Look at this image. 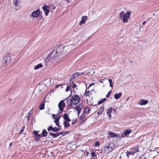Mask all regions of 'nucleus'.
I'll list each match as a JSON object with an SVG mask.
<instances>
[{"mask_svg": "<svg viewBox=\"0 0 159 159\" xmlns=\"http://www.w3.org/2000/svg\"><path fill=\"white\" fill-rule=\"evenodd\" d=\"M34 134H35V135H36L37 134H39L38 133V131H34V132H33Z\"/></svg>", "mask_w": 159, "mask_h": 159, "instance_id": "46", "label": "nucleus"}, {"mask_svg": "<svg viewBox=\"0 0 159 159\" xmlns=\"http://www.w3.org/2000/svg\"><path fill=\"white\" fill-rule=\"evenodd\" d=\"M68 48V47L64 48L61 44L59 46H56L50 54L48 55V57L46 58V61L54 63L60 61L65 56L63 52V49L65 50V51L67 53L70 52V50L66 51Z\"/></svg>", "mask_w": 159, "mask_h": 159, "instance_id": "1", "label": "nucleus"}, {"mask_svg": "<svg viewBox=\"0 0 159 159\" xmlns=\"http://www.w3.org/2000/svg\"><path fill=\"white\" fill-rule=\"evenodd\" d=\"M70 81H71L70 80ZM74 84V83H73V81H71V82L70 81V84H69V85L70 87H73V84Z\"/></svg>", "mask_w": 159, "mask_h": 159, "instance_id": "41", "label": "nucleus"}, {"mask_svg": "<svg viewBox=\"0 0 159 159\" xmlns=\"http://www.w3.org/2000/svg\"><path fill=\"white\" fill-rule=\"evenodd\" d=\"M106 100V98H104L103 99H102V100L103 101V102L104 101H105Z\"/></svg>", "mask_w": 159, "mask_h": 159, "instance_id": "53", "label": "nucleus"}, {"mask_svg": "<svg viewBox=\"0 0 159 159\" xmlns=\"http://www.w3.org/2000/svg\"><path fill=\"white\" fill-rule=\"evenodd\" d=\"M54 122L56 123L57 126L58 127L60 126L59 120H54Z\"/></svg>", "mask_w": 159, "mask_h": 159, "instance_id": "33", "label": "nucleus"}, {"mask_svg": "<svg viewBox=\"0 0 159 159\" xmlns=\"http://www.w3.org/2000/svg\"><path fill=\"white\" fill-rule=\"evenodd\" d=\"M29 118H30V116H28V120H30Z\"/></svg>", "mask_w": 159, "mask_h": 159, "instance_id": "57", "label": "nucleus"}, {"mask_svg": "<svg viewBox=\"0 0 159 159\" xmlns=\"http://www.w3.org/2000/svg\"><path fill=\"white\" fill-rule=\"evenodd\" d=\"M148 101L147 100L141 99L139 103V104L140 105H145L148 103Z\"/></svg>", "mask_w": 159, "mask_h": 159, "instance_id": "13", "label": "nucleus"}, {"mask_svg": "<svg viewBox=\"0 0 159 159\" xmlns=\"http://www.w3.org/2000/svg\"><path fill=\"white\" fill-rule=\"evenodd\" d=\"M48 82H49L50 83H51V81L50 80H48Z\"/></svg>", "mask_w": 159, "mask_h": 159, "instance_id": "59", "label": "nucleus"}, {"mask_svg": "<svg viewBox=\"0 0 159 159\" xmlns=\"http://www.w3.org/2000/svg\"><path fill=\"white\" fill-rule=\"evenodd\" d=\"M125 15L124 11H122L119 14V16L121 18H122V17H123V16Z\"/></svg>", "mask_w": 159, "mask_h": 159, "instance_id": "32", "label": "nucleus"}, {"mask_svg": "<svg viewBox=\"0 0 159 159\" xmlns=\"http://www.w3.org/2000/svg\"><path fill=\"white\" fill-rule=\"evenodd\" d=\"M80 75V73H79L78 72H76L75 73L73 74L71 76L70 80L72 81V80H74V79Z\"/></svg>", "mask_w": 159, "mask_h": 159, "instance_id": "11", "label": "nucleus"}, {"mask_svg": "<svg viewBox=\"0 0 159 159\" xmlns=\"http://www.w3.org/2000/svg\"><path fill=\"white\" fill-rule=\"evenodd\" d=\"M89 91H85V95L86 96H88L89 95Z\"/></svg>", "mask_w": 159, "mask_h": 159, "instance_id": "43", "label": "nucleus"}, {"mask_svg": "<svg viewBox=\"0 0 159 159\" xmlns=\"http://www.w3.org/2000/svg\"><path fill=\"white\" fill-rule=\"evenodd\" d=\"M122 95L121 93H119V94L116 93L114 95V98L116 99H118L120 98Z\"/></svg>", "mask_w": 159, "mask_h": 159, "instance_id": "16", "label": "nucleus"}, {"mask_svg": "<svg viewBox=\"0 0 159 159\" xmlns=\"http://www.w3.org/2000/svg\"><path fill=\"white\" fill-rule=\"evenodd\" d=\"M53 128L52 126H50L48 128V130L49 131L52 130L53 131Z\"/></svg>", "mask_w": 159, "mask_h": 159, "instance_id": "38", "label": "nucleus"}, {"mask_svg": "<svg viewBox=\"0 0 159 159\" xmlns=\"http://www.w3.org/2000/svg\"><path fill=\"white\" fill-rule=\"evenodd\" d=\"M100 144V143L98 141H97L95 142V147L98 146Z\"/></svg>", "mask_w": 159, "mask_h": 159, "instance_id": "40", "label": "nucleus"}, {"mask_svg": "<svg viewBox=\"0 0 159 159\" xmlns=\"http://www.w3.org/2000/svg\"><path fill=\"white\" fill-rule=\"evenodd\" d=\"M139 151L138 146H135L129 149V152L127 151L126 152V156L127 158L129 157V156L130 155H134L135 153L137 155L139 154Z\"/></svg>", "mask_w": 159, "mask_h": 159, "instance_id": "2", "label": "nucleus"}, {"mask_svg": "<svg viewBox=\"0 0 159 159\" xmlns=\"http://www.w3.org/2000/svg\"><path fill=\"white\" fill-rule=\"evenodd\" d=\"M129 76H130V75H129Z\"/></svg>", "mask_w": 159, "mask_h": 159, "instance_id": "64", "label": "nucleus"}, {"mask_svg": "<svg viewBox=\"0 0 159 159\" xmlns=\"http://www.w3.org/2000/svg\"><path fill=\"white\" fill-rule=\"evenodd\" d=\"M43 66V65L41 63H39L34 66V69L36 70Z\"/></svg>", "mask_w": 159, "mask_h": 159, "instance_id": "20", "label": "nucleus"}, {"mask_svg": "<svg viewBox=\"0 0 159 159\" xmlns=\"http://www.w3.org/2000/svg\"><path fill=\"white\" fill-rule=\"evenodd\" d=\"M41 18H42V15H41Z\"/></svg>", "mask_w": 159, "mask_h": 159, "instance_id": "61", "label": "nucleus"}, {"mask_svg": "<svg viewBox=\"0 0 159 159\" xmlns=\"http://www.w3.org/2000/svg\"><path fill=\"white\" fill-rule=\"evenodd\" d=\"M48 132L46 130L44 129L43 130L41 134V137H46L48 134Z\"/></svg>", "mask_w": 159, "mask_h": 159, "instance_id": "17", "label": "nucleus"}, {"mask_svg": "<svg viewBox=\"0 0 159 159\" xmlns=\"http://www.w3.org/2000/svg\"><path fill=\"white\" fill-rule=\"evenodd\" d=\"M84 73H82L81 74H80V75H84Z\"/></svg>", "mask_w": 159, "mask_h": 159, "instance_id": "58", "label": "nucleus"}, {"mask_svg": "<svg viewBox=\"0 0 159 159\" xmlns=\"http://www.w3.org/2000/svg\"><path fill=\"white\" fill-rule=\"evenodd\" d=\"M85 116L84 115V114H83L80 116V119H82Z\"/></svg>", "mask_w": 159, "mask_h": 159, "instance_id": "47", "label": "nucleus"}, {"mask_svg": "<svg viewBox=\"0 0 159 159\" xmlns=\"http://www.w3.org/2000/svg\"><path fill=\"white\" fill-rule=\"evenodd\" d=\"M130 62H131L132 63V61H131Z\"/></svg>", "mask_w": 159, "mask_h": 159, "instance_id": "62", "label": "nucleus"}, {"mask_svg": "<svg viewBox=\"0 0 159 159\" xmlns=\"http://www.w3.org/2000/svg\"><path fill=\"white\" fill-rule=\"evenodd\" d=\"M34 138H35V140H38L39 139H40V137H41V134H37L36 135L34 136Z\"/></svg>", "mask_w": 159, "mask_h": 159, "instance_id": "26", "label": "nucleus"}, {"mask_svg": "<svg viewBox=\"0 0 159 159\" xmlns=\"http://www.w3.org/2000/svg\"><path fill=\"white\" fill-rule=\"evenodd\" d=\"M52 116L54 118H55V115L54 114H52Z\"/></svg>", "mask_w": 159, "mask_h": 159, "instance_id": "56", "label": "nucleus"}, {"mask_svg": "<svg viewBox=\"0 0 159 159\" xmlns=\"http://www.w3.org/2000/svg\"><path fill=\"white\" fill-rule=\"evenodd\" d=\"M109 135L110 136L111 138L115 137L116 136V134L115 133L112 132L109 133Z\"/></svg>", "mask_w": 159, "mask_h": 159, "instance_id": "28", "label": "nucleus"}, {"mask_svg": "<svg viewBox=\"0 0 159 159\" xmlns=\"http://www.w3.org/2000/svg\"><path fill=\"white\" fill-rule=\"evenodd\" d=\"M63 117L66 121L67 122H70V120L69 118L68 114L65 113Z\"/></svg>", "mask_w": 159, "mask_h": 159, "instance_id": "15", "label": "nucleus"}, {"mask_svg": "<svg viewBox=\"0 0 159 159\" xmlns=\"http://www.w3.org/2000/svg\"><path fill=\"white\" fill-rule=\"evenodd\" d=\"M25 126H23L21 127V129L20 130V132L19 134H20L22 133H23L24 132L25 129Z\"/></svg>", "mask_w": 159, "mask_h": 159, "instance_id": "31", "label": "nucleus"}, {"mask_svg": "<svg viewBox=\"0 0 159 159\" xmlns=\"http://www.w3.org/2000/svg\"><path fill=\"white\" fill-rule=\"evenodd\" d=\"M32 113V111H30L28 113V116H30L31 115V114Z\"/></svg>", "mask_w": 159, "mask_h": 159, "instance_id": "49", "label": "nucleus"}, {"mask_svg": "<svg viewBox=\"0 0 159 159\" xmlns=\"http://www.w3.org/2000/svg\"><path fill=\"white\" fill-rule=\"evenodd\" d=\"M12 145V143L11 142V143H10V144H9V147H11Z\"/></svg>", "mask_w": 159, "mask_h": 159, "instance_id": "54", "label": "nucleus"}, {"mask_svg": "<svg viewBox=\"0 0 159 159\" xmlns=\"http://www.w3.org/2000/svg\"><path fill=\"white\" fill-rule=\"evenodd\" d=\"M94 84H95V83H92L91 84H90L89 86V88L90 87L92 86Z\"/></svg>", "mask_w": 159, "mask_h": 159, "instance_id": "50", "label": "nucleus"}, {"mask_svg": "<svg viewBox=\"0 0 159 159\" xmlns=\"http://www.w3.org/2000/svg\"><path fill=\"white\" fill-rule=\"evenodd\" d=\"M77 85L75 84H74L72 88L73 89V90H74V92H75V88L76 89V90L77 89Z\"/></svg>", "mask_w": 159, "mask_h": 159, "instance_id": "36", "label": "nucleus"}, {"mask_svg": "<svg viewBox=\"0 0 159 159\" xmlns=\"http://www.w3.org/2000/svg\"><path fill=\"white\" fill-rule=\"evenodd\" d=\"M43 9L45 12V15L47 16L48 14L49 11V7L47 5H44L43 7Z\"/></svg>", "mask_w": 159, "mask_h": 159, "instance_id": "10", "label": "nucleus"}, {"mask_svg": "<svg viewBox=\"0 0 159 159\" xmlns=\"http://www.w3.org/2000/svg\"><path fill=\"white\" fill-rule=\"evenodd\" d=\"M95 73V71L93 70H92L90 71L88 73H86L87 75L89 74H90L91 75H93V73Z\"/></svg>", "mask_w": 159, "mask_h": 159, "instance_id": "37", "label": "nucleus"}, {"mask_svg": "<svg viewBox=\"0 0 159 159\" xmlns=\"http://www.w3.org/2000/svg\"><path fill=\"white\" fill-rule=\"evenodd\" d=\"M11 53H7L5 54L2 61L3 64L4 66H7L10 62L11 59Z\"/></svg>", "mask_w": 159, "mask_h": 159, "instance_id": "3", "label": "nucleus"}, {"mask_svg": "<svg viewBox=\"0 0 159 159\" xmlns=\"http://www.w3.org/2000/svg\"><path fill=\"white\" fill-rule=\"evenodd\" d=\"M60 117L59 115H57L55 117L54 120H59Z\"/></svg>", "mask_w": 159, "mask_h": 159, "instance_id": "35", "label": "nucleus"}, {"mask_svg": "<svg viewBox=\"0 0 159 159\" xmlns=\"http://www.w3.org/2000/svg\"><path fill=\"white\" fill-rule=\"evenodd\" d=\"M39 108L40 110H42L44 108V103L43 102H42L40 104L39 107Z\"/></svg>", "mask_w": 159, "mask_h": 159, "instance_id": "25", "label": "nucleus"}, {"mask_svg": "<svg viewBox=\"0 0 159 159\" xmlns=\"http://www.w3.org/2000/svg\"><path fill=\"white\" fill-rule=\"evenodd\" d=\"M91 156L92 157L91 158H93V159H97V155L96 154L95 152H92L91 153Z\"/></svg>", "mask_w": 159, "mask_h": 159, "instance_id": "18", "label": "nucleus"}, {"mask_svg": "<svg viewBox=\"0 0 159 159\" xmlns=\"http://www.w3.org/2000/svg\"><path fill=\"white\" fill-rule=\"evenodd\" d=\"M65 133V132H60L58 133V134H59V136L61 135H64Z\"/></svg>", "mask_w": 159, "mask_h": 159, "instance_id": "42", "label": "nucleus"}, {"mask_svg": "<svg viewBox=\"0 0 159 159\" xmlns=\"http://www.w3.org/2000/svg\"><path fill=\"white\" fill-rule=\"evenodd\" d=\"M146 23V21H144L143 22V23H142L143 25H145V24Z\"/></svg>", "mask_w": 159, "mask_h": 159, "instance_id": "52", "label": "nucleus"}, {"mask_svg": "<svg viewBox=\"0 0 159 159\" xmlns=\"http://www.w3.org/2000/svg\"><path fill=\"white\" fill-rule=\"evenodd\" d=\"M60 130V129L59 128H57V127H55L53 128V131L54 132H56L57 131H58Z\"/></svg>", "mask_w": 159, "mask_h": 159, "instance_id": "30", "label": "nucleus"}, {"mask_svg": "<svg viewBox=\"0 0 159 159\" xmlns=\"http://www.w3.org/2000/svg\"><path fill=\"white\" fill-rule=\"evenodd\" d=\"M13 2H14L15 6L16 7L20 3V2L19 0H14Z\"/></svg>", "mask_w": 159, "mask_h": 159, "instance_id": "24", "label": "nucleus"}, {"mask_svg": "<svg viewBox=\"0 0 159 159\" xmlns=\"http://www.w3.org/2000/svg\"><path fill=\"white\" fill-rule=\"evenodd\" d=\"M89 109L88 107H86L84 109V112L85 113H86L88 112L89 111Z\"/></svg>", "mask_w": 159, "mask_h": 159, "instance_id": "34", "label": "nucleus"}, {"mask_svg": "<svg viewBox=\"0 0 159 159\" xmlns=\"http://www.w3.org/2000/svg\"><path fill=\"white\" fill-rule=\"evenodd\" d=\"M76 121V120H73L72 121V124H74L75 122Z\"/></svg>", "mask_w": 159, "mask_h": 159, "instance_id": "51", "label": "nucleus"}, {"mask_svg": "<svg viewBox=\"0 0 159 159\" xmlns=\"http://www.w3.org/2000/svg\"><path fill=\"white\" fill-rule=\"evenodd\" d=\"M130 13L129 12H127L125 14L122 18V22L124 23H126L128 22V20L130 16Z\"/></svg>", "mask_w": 159, "mask_h": 159, "instance_id": "7", "label": "nucleus"}, {"mask_svg": "<svg viewBox=\"0 0 159 159\" xmlns=\"http://www.w3.org/2000/svg\"><path fill=\"white\" fill-rule=\"evenodd\" d=\"M115 148L114 144L111 143H110L108 146L104 147L103 150L105 153H107L112 151Z\"/></svg>", "mask_w": 159, "mask_h": 159, "instance_id": "4", "label": "nucleus"}, {"mask_svg": "<svg viewBox=\"0 0 159 159\" xmlns=\"http://www.w3.org/2000/svg\"><path fill=\"white\" fill-rule=\"evenodd\" d=\"M111 90H110L106 95V97L107 98L108 97L110 96V94H111Z\"/></svg>", "mask_w": 159, "mask_h": 159, "instance_id": "39", "label": "nucleus"}, {"mask_svg": "<svg viewBox=\"0 0 159 159\" xmlns=\"http://www.w3.org/2000/svg\"><path fill=\"white\" fill-rule=\"evenodd\" d=\"M112 109V107H110L108 109L107 111V114L110 117L111 116V113Z\"/></svg>", "mask_w": 159, "mask_h": 159, "instance_id": "23", "label": "nucleus"}, {"mask_svg": "<svg viewBox=\"0 0 159 159\" xmlns=\"http://www.w3.org/2000/svg\"><path fill=\"white\" fill-rule=\"evenodd\" d=\"M41 18H42V15H41Z\"/></svg>", "mask_w": 159, "mask_h": 159, "instance_id": "60", "label": "nucleus"}, {"mask_svg": "<svg viewBox=\"0 0 159 159\" xmlns=\"http://www.w3.org/2000/svg\"><path fill=\"white\" fill-rule=\"evenodd\" d=\"M102 102H103V101L102 100H100L98 102V105H100V104H101Z\"/></svg>", "mask_w": 159, "mask_h": 159, "instance_id": "45", "label": "nucleus"}, {"mask_svg": "<svg viewBox=\"0 0 159 159\" xmlns=\"http://www.w3.org/2000/svg\"><path fill=\"white\" fill-rule=\"evenodd\" d=\"M78 111V115L79 116L80 112L83 109V105L82 104H80L78 105H76V107L74 108Z\"/></svg>", "mask_w": 159, "mask_h": 159, "instance_id": "9", "label": "nucleus"}, {"mask_svg": "<svg viewBox=\"0 0 159 159\" xmlns=\"http://www.w3.org/2000/svg\"><path fill=\"white\" fill-rule=\"evenodd\" d=\"M104 110V107L103 106L99 110L98 112V115H100L103 112Z\"/></svg>", "mask_w": 159, "mask_h": 159, "instance_id": "22", "label": "nucleus"}, {"mask_svg": "<svg viewBox=\"0 0 159 159\" xmlns=\"http://www.w3.org/2000/svg\"><path fill=\"white\" fill-rule=\"evenodd\" d=\"M70 88L69 86H67L66 88V91L67 92L70 90Z\"/></svg>", "mask_w": 159, "mask_h": 159, "instance_id": "44", "label": "nucleus"}, {"mask_svg": "<svg viewBox=\"0 0 159 159\" xmlns=\"http://www.w3.org/2000/svg\"><path fill=\"white\" fill-rule=\"evenodd\" d=\"M69 0H66V2H67L68 3H70V2L69 1Z\"/></svg>", "mask_w": 159, "mask_h": 159, "instance_id": "55", "label": "nucleus"}, {"mask_svg": "<svg viewBox=\"0 0 159 159\" xmlns=\"http://www.w3.org/2000/svg\"><path fill=\"white\" fill-rule=\"evenodd\" d=\"M66 100L67 99H66L65 100H61L58 104V106L59 108L60 111L61 112H62L63 111V109L65 108V103L64 102L66 101Z\"/></svg>", "mask_w": 159, "mask_h": 159, "instance_id": "6", "label": "nucleus"}, {"mask_svg": "<svg viewBox=\"0 0 159 159\" xmlns=\"http://www.w3.org/2000/svg\"><path fill=\"white\" fill-rule=\"evenodd\" d=\"M132 132V131L130 129H128L126 130L124 132V134L125 135H127L128 134H129L130 133Z\"/></svg>", "mask_w": 159, "mask_h": 159, "instance_id": "21", "label": "nucleus"}, {"mask_svg": "<svg viewBox=\"0 0 159 159\" xmlns=\"http://www.w3.org/2000/svg\"><path fill=\"white\" fill-rule=\"evenodd\" d=\"M40 14V11L38 9L33 11L31 13V16L33 18L37 17Z\"/></svg>", "mask_w": 159, "mask_h": 159, "instance_id": "8", "label": "nucleus"}, {"mask_svg": "<svg viewBox=\"0 0 159 159\" xmlns=\"http://www.w3.org/2000/svg\"><path fill=\"white\" fill-rule=\"evenodd\" d=\"M48 133L50 135L52 136L53 138L57 137L59 136V134H58V133L56 134H54L52 132H49Z\"/></svg>", "mask_w": 159, "mask_h": 159, "instance_id": "19", "label": "nucleus"}, {"mask_svg": "<svg viewBox=\"0 0 159 159\" xmlns=\"http://www.w3.org/2000/svg\"><path fill=\"white\" fill-rule=\"evenodd\" d=\"M87 19V17L86 16H83L81 19V20L80 22L79 25H81L85 23V21Z\"/></svg>", "mask_w": 159, "mask_h": 159, "instance_id": "12", "label": "nucleus"}, {"mask_svg": "<svg viewBox=\"0 0 159 159\" xmlns=\"http://www.w3.org/2000/svg\"><path fill=\"white\" fill-rule=\"evenodd\" d=\"M50 7L52 9H54L55 8V7L53 5H51L50 6Z\"/></svg>", "mask_w": 159, "mask_h": 159, "instance_id": "48", "label": "nucleus"}, {"mask_svg": "<svg viewBox=\"0 0 159 159\" xmlns=\"http://www.w3.org/2000/svg\"><path fill=\"white\" fill-rule=\"evenodd\" d=\"M66 99L67 100L66 101L67 105L68 107L71 106H72L73 104V103L72 99L71 98L70 99Z\"/></svg>", "mask_w": 159, "mask_h": 159, "instance_id": "14", "label": "nucleus"}, {"mask_svg": "<svg viewBox=\"0 0 159 159\" xmlns=\"http://www.w3.org/2000/svg\"><path fill=\"white\" fill-rule=\"evenodd\" d=\"M108 81H109V82L110 83V86L112 88L113 87V83H112V80L111 79H109L108 80Z\"/></svg>", "mask_w": 159, "mask_h": 159, "instance_id": "29", "label": "nucleus"}, {"mask_svg": "<svg viewBox=\"0 0 159 159\" xmlns=\"http://www.w3.org/2000/svg\"><path fill=\"white\" fill-rule=\"evenodd\" d=\"M71 98L72 99L74 105L78 103L80 101V98L78 95H74L72 96Z\"/></svg>", "mask_w": 159, "mask_h": 159, "instance_id": "5", "label": "nucleus"}, {"mask_svg": "<svg viewBox=\"0 0 159 159\" xmlns=\"http://www.w3.org/2000/svg\"><path fill=\"white\" fill-rule=\"evenodd\" d=\"M68 122L66 121H64V124L65 127L68 128L69 127L70 124L68 123Z\"/></svg>", "mask_w": 159, "mask_h": 159, "instance_id": "27", "label": "nucleus"}, {"mask_svg": "<svg viewBox=\"0 0 159 159\" xmlns=\"http://www.w3.org/2000/svg\"><path fill=\"white\" fill-rule=\"evenodd\" d=\"M68 132H67V134H68Z\"/></svg>", "mask_w": 159, "mask_h": 159, "instance_id": "63", "label": "nucleus"}]
</instances>
